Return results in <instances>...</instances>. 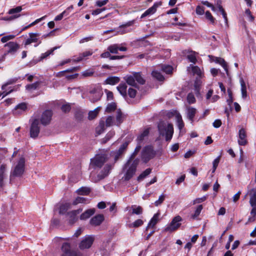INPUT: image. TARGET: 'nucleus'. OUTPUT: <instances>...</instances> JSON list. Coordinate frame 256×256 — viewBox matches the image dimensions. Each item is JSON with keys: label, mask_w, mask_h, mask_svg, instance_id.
<instances>
[{"label": "nucleus", "mask_w": 256, "mask_h": 256, "mask_svg": "<svg viewBox=\"0 0 256 256\" xmlns=\"http://www.w3.org/2000/svg\"><path fill=\"white\" fill-rule=\"evenodd\" d=\"M158 128L160 136H165L166 140L170 141L174 134V126L172 124H167L164 121H160Z\"/></svg>", "instance_id": "1"}, {"label": "nucleus", "mask_w": 256, "mask_h": 256, "mask_svg": "<svg viewBox=\"0 0 256 256\" xmlns=\"http://www.w3.org/2000/svg\"><path fill=\"white\" fill-rule=\"evenodd\" d=\"M126 82L130 86L138 88L137 83L140 84H144L146 80L142 76L140 72H134L132 74L126 75L124 78Z\"/></svg>", "instance_id": "2"}, {"label": "nucleus", "mask_w": 256, "mask_h": 256, "mask_svg": "<svg viewBox=\"0 0 256 256\" xmlns=\"http://www.w3.org/2000/svg\"><path fill=\"white\" fill-rule=\"evenodd\" d=\"M156 155V152L153 146L152 145H148L143 148L141 153V158L144 162L147 163L154 158Z\"/></svg>", "instance_id": "3"}, {"label": "nucleus", "mask_w": 256, "mask_h": 256, "mask_svg": "<svg viewBox=\"0 0 256 256\" xmlns=\"http://www.w3.org/2000/svg\"><path fill=\"white\" fill-rule=\"evenodd\" d=\"M25 167L24 158L22 157L20 158L18 164L15 166L14 170L11 172L10 176V180H12L14 177L21 176L24 172Z\"/></svg>", "instance_id": "4"}, {"label": "nucleus", "mask_w": 256, "mask_h": 256, "mask_svg": "<svg viewBox=\"0 0 256 256\" xmlns=\"http://www.w3.org/2000/svg\"><path fill=\"white\" fill-rule=\"evenodd\" d=\"M139 161L138 158H136L131 162L126 168L124 167L125 168L128 167L124 176L125 180H129L135 174Z\"/></svg>", "instance_id": "5"}, {"label": "nucleus", "mask_w": 256, "mask_h": 256, "mask_svg": "<svg viewBox=\"0 0 256 256\" xmlns=\"http://www.w3.org/2000/svg\"><path fill=\"white\" fill-rule=\"evenodd\" d=\"M95 240L94 235H86L84 236L78 244V248L81 250L90 248L93 244Z\"/></svg>", "instance_id": "6"}, {"label": "nucleus", "mask_w": 256, "mask_h": 256, "mask_svg": "<svg viewBox=\"0 0 256 256\" xmlns=\"http://www.w3.org/2000/svg\"><path fill=\"white\" fill-rule=\"evenodd\" d=\"M40 121L38 118H34L32 120L30 128V136L31 138H36L40 133Z\"/></svg>", "instance_id": "7"}, {"label": "nucleus", "mask_w": 256, "mask_h": 256, "mask_svg": "<svg viewBox=\"0 0 256 256\" xmlns=\"http://www.w3.org/2000/svg\"><path fill=\"white\" fill-rule=\"evenodd\" d=\"M114 123V118L112 116H108L104 122V120H100L99 122L98 128L100 130H97L98 134H100L105 130L106 126H110L113 125Z\"/></svg>", "instance_id": "8"}, {"label": "nucleus", "mask_w": 256, "mask_h": 256, "mask_svg": "<svg viewBox=\"0 0 256 256\" xmlns=\"http://www.w3.org/2000/svg\"><path fill=\"white\" fill-rule=\"evenodd\" d=\"M182 220V218L180 216H175L170 224L165 228V231L171 232L176 230L180 226V222Z\"/></svg>", "instance_id": "9"}, {"label": "nucleus", "mask_w": 256, "mask_h": 256, "mask_svg": "<svg viewBox=\"0 0 256 256\" xmlns=\"http://www.w3.org/2000/svg\"><path fill=\"white\" fill-rule=\"evenodd\" d=\"M106 160V156L105 154L96 156L94 158L91 159V164L94 166L100 168Z\"/></svg>", "instance_id": "10"}, {"label": "nucleus", "mask_w": 256, "mask_h": 256, "mask_svg": "<svg viewBox=\"0 0 256 256\" xmlns=\"http://www.w3.org/2000/svg\"><path fill=\"white\" fill-rule=\"evenodd\" d=\"M90 100L95 102L100 100L103 94L102 90L100 88H95L90 91Z\"/></svg>", "instance_id": "11"}, {"label": "nucleus", "mask_w": 256, "mask_h": 256, "mask_svg": "<svg viewBox=\"0 0 256 256\" xmlns=\"http://www.w3.org/2000/svg\"><path fill=\"white\" fill-rule=\"evenodd\" d=\"M62 250L63 252L62 256H80L76 252L71 250L70 246L68 242L63 244Z\"/></svg>", "instance_id": "12"}, {"label": "nucleus", "mask_w": 256, "mask_h": 256, "mask_svg": "<svg viewBox=\"0 0 256 256\" xmlns=\"http://www.w3.org/2000/svg\"><path fill=\"white\" fill-rule=\"evenodd\" d=\"M52 112L50 110H46L42 114L40 122L42 124L46 126L52 120Z\"/></svg>", "instance_id": "13"}, {"label": "nucleus", "mask_w": 256, "mask_h": 256, "mask_svg": "<svg viewBox=\"0 0 256 256\" xmlns=\"http://www.w3.org/2000/svg\"><path fill=\"white\" fill-rule=\"evenodd\" d=\"M82 211V209H78L76 210H74L70 212H69L67 213L68 216L69 217L68 222L70 224H72L75 223L78 218L77 217V214H79Z\"/></svg>", "instance_id": "14"}, {"label": "nucleus", "mask_w": 256, "mask_h": 256, "mask_svg": "<svg viewBox=\"0 0 256 256\" xmlns=\"http://www.w3.org/2000/svg\"><path fill=\"white\" fill-rule=\"evenodd\" d=\"M238 143L240 146H246L248 143L246 131L243 128L239 130Z\"/></svg>", "instance_id": "15"}, {"label": "nucleus", "mask_w": 256, "mask_h": 256, "mask_svg": "<svg viewBox=\"0 0 256 256\" xmlns=\"http://www.w3.org/2000/svg\"><path fill=\"white\" fill-rule=\"evenodd\" d=\"M108 50L112 54H118V50L120 51H126L127 48L125 46H121L118 44H114L110 45L108 48Z\"/></svg>", "instance_id": "16"}, {"label": "nucleus", "mask_w": 256, "mask_h": 256, "mask_svg": "<svg viewBox=\"0 0 256 256\" xmlns=\"http://www.w3.org/2000/svg\"><path fill=\"white\" fill-rule=\"evenodd\" d=\"M26 110L27 104L25 102H22L15 107L12 112L14 115H20L26 112Z\"/></svg>", "instance_id": "17"}, {"label": "nucleus", "mask_w": 256, "mask_h": 256, "mask_svg": "<svg viewBox=\"0 0 256 256\" xmlns=\"http://www.w3.org/2000/svg\"><path fill=\"white\" fill-rule=\"evenodd\" d=\"M4 47L8 48L7 53L14 54L19 49L20 46L16 42H10L4 45Z\"/></svg>", "instance_id": "18"}, {"label": "nucleus", "mask_w": 256, "mask_h": 256, "mask_svg": "<svg viewBox=\"0 0 256 256\" xmlns=\"http://www.w3.org/2000/svg\"><path fill=\"white\" fill-rule=\"evenodd\" d=\"M104 220V216L103 214H99L94 216L90 220V223L94 226H100Z\"/></svg>", "instance_id": "19"}, {"label": "nucleus", "mask_w": 256, "mask_h": 256, "mask_svg": "<svg viewBox=\"0 0 256 256\" xmlns=\"http://www.w3.org/2000/svg\"><path fill=\"white\" fill-rule=\"evenodd\" d=\"M112 168L111 165L106 164L103 170L98 174V180H102L107 176L112 170Z\"/></svg>", "instance_id": "20"}, {"label": "nucleus", "mask_w": 256, "mask_h": 256, "mask_svg": "<svg viewBox=\"0 0 256 256\" xmlns=\"http://www.w3.org/2000/svg\"><path fill=\"white\" fill-rule=\"evenodd\" d=\"M160 5V2L154 3L152 7L148 8L144 14H142L140 18H142L146 16L154 14L156 12L157 8Z\"/></svg>", "instance_id": "21"}, {"label": "nucleus", "mask_w": 256, "mask_h": 256, "mask_svg": "<svg viewBox=\"0 0 256 256\" xmlns=\"http://www.w3.org/2000/svg\"><path fill=\"white\" fill-rule=\"evenodd\" d=\"M150 128H146L137 137L136 140L138 143L142 144L143 141L146 138L150 133Z\"/></svg>", "instance_id": "22"}, {"label": "nucleus", "mask_w": 256, "mask_h": 256, "mask_svg": "<svg viewBox=\"0 0 256 256\" xmlns=\"http://www.w3.org/2000/svg\"><path fill=\"white\" fill-rule=\"evenodd\" d=\"M142 148V144H140L138 143V144L136 146V148L134 149V152L133 153L131 154L129 160H128L126 163L125 164V167L126 168L128 166H129L130 163L132 162V161H133L136 157V156L138 154V152H140Z\"/></svg>", "instance_id": "23"}, {"label": "nucleus", "mask_w": 256, "mask_h": 256, "mask_svg": "<svg viewBox=\"0 0 256 256\" xmlns=\"http://www.w3.org/2000/svg\"><path fill=\"white\" fill-rule=\"evenodd\" d=\"M30 38H28L25 42L24 44L26 46L29 45L32 42H37L38 39L37 37L39 36L38 34L36 33H30Z\"/></svg>", "instance_id": "24"}, {"label": "nucleus", "mask_w": 256, "mask_h": 256, "mask_svg": "<svg viewBox=\"0 0 256 256\" xmlns=\"http://www.w3.org/2000/svg\"><path fill=\"white\" fill-rule=\"evenodd\" d=\"M74 8L73 6L72 5L68 7L65 10H64L60 14L56 16L54 18V20L56 21H58L61 20L64 16H68L70 12Z\"/></svg>", "instance_id": "25"}, {"label": "nucleus", "mask_w": 256, "mask_h": 256, "mask_svg": "<svg viewBox=\"0 0 256 256\" xmlns=\"http://www.w3.org/2000/svg\"><path fill=\"white\" fill-rule=\"evenodd\" d=\"M95 212L94 208L88 209L83 212L80 216L81 220H86L90 216L93 215Z\"/></svg>", "instance_id": "26"}, {"label": "nucleus", "mask_w": 256, "mask_h": 256, "mask_svg": "<svg viewBox=\"0 0 256 256\" xmlns=\"http://www.w3.org/2000/svg\"><path fill=\"white\" fill-rule=\"evenodd\" d=\"M160 215V213L158 212H157L156 214H154V216H153V217L151 218L150 222H148L147 228H148V227L154 228L158 221ZM147 228H146V229Z\"/></svg>", "instance_id": "27"}, {"label": "nucleus", "mask_w": 256, "mask_h": 256, "mask_svg": "<svg viewBox=\"0 0 256 256\" xmlns=\"http://www.w3.org/2000/svg\"><path fill=\"white\" fill-rule=\"evenodd\" d=\"M120 81V78L118 76H109L105 80V83L108 84L114 85Z\"/></svg>", "instance_id": "28"}, {"label": "nucleus", "mask_w": 256, "mask_h": 256, "mask_svg": "<svg viewBox=\"0 0 256 256\" xmlns=\"http://www.w3.org/2000/svg\"><path fill=\"white\" fill-rule=\"evenodd\" d=\"M216 62L220 64L223 67L226 73V74L228 76H229L228 66L224 60L222 58H216Z\"/></svg>", "instance_id": "29"}, {"label": "nucleus", "mask_w": 256, "mask_h": 256, "mask_svg": "<svg viewBox=\"0 0 256 256\" xmlns=\"http://www.w3.org/2000/svg\"><path fill=\"white\" fill-rule=\"evenodd\" d=\"M126 88L127 86L124 83L120 84L118 86H117L118 91L124 98H126L127 96Z\"/></svg>", "instance_id": "30"}, {"label": "nucleus", "mask_w": 256, "mask_h": 256, "mask_svg": "<svg viewBox=\"0 0 256 256\" xmlns=\"http://www.w3.org/2000/svg\"><path fill=\"white\" fill-rule=\"evenodd\" d=\"M124 120V116L120 109L116 110V125L119 126Z\"/></svg>", "instance_id": "31"}, {"label": "nucleus", "mask_w": 256, "mask_h": 256, "mask_svg": "<svg viewBox=\"0 0 256 256\" xmlns=\"http://www.w3.org/2000/svg\"><path fill=\"white\" fill-rule=\"evenodd\" d=\"M188 118L192 122L194 121V118L196 112V110L192 107L188 108Z\"/></svg>", "instance_id": "32"}, {"label": "nucleus", "mask_w": 256, "mask_h": 256, "mask_svg": "<svg viewBox=\"0 0 256 256\" xmlns=\"http://www.w3.org/2000/svg\"><path fill=\"white\" fill-rule=\"evenodd\" d=\"M241 85L242 96L245 99L247 97V91L246 84L242 78L240 80Z\"/></svg>", "instance_id": "33"}, {"label": "nucleus", "mask_w": 256, "mask_h": 256, "mask_svg": "<svg viewBox=\"0 0 256 256\" xmlns=\"http://www.w3.org/2000/svg\"><path fill=\"white\" fill-rule=\"evenodd\" d=\"M192 68V72L193 74H196L200 78L202 77V74L201 72L200 68L198 66H194L192 64H190V66L188 68Z\"/></svg>", "instance_id": "34"}, {"label": "nucleus", "mask_w": 256, "mask_h": 256, "mask_svg": "<svg viewBox=\"0 0 256 256\" xmlns=\"http://www.w3.org/2000/svg\"><path fill=\"white\" fill-rule=\"evenodd\" d=\"M70 203H66L64 204H62L60 206L59 208V214H65L67 210L70 208Z\"/></svg>", "instance_id": "35"}, {"label": "nucleus", "mask_w": 256, "mask_h": 256, "mask_svg": "<svg viewBox=\"0 0 256 256\" xmlns=\"http://www.w3.org/2000/svg\"><path fill=\"white\" fill-rule=\"evenodd\" d=\"M92 54V52L90 50L83 52L82 53L80 54L78 57L75 60V61L79 62L82 60L84 58L91 56Z\"/></svg>", "instance_id": "36"}, {"label": "nucleus", "mask_w": 256, "mask_h": 256, "mask_svg": "<svg viewBox=\"0 0 256 256\" xmlns=\"http://www.w3.org/2000/svg\"><path fill=\"white\" fill-rule=\"evenodd\" d=\"M152 172V168H148L144 171L138 177V180L140 181L144 178L146 176L149 175Z\"/></svg>", "instance_id": "37"}, {"label": "nucleus", "mask_w": 256, "mask_h": 256, "mask_svg": "<svg viewBox=\"0 0 256 256\" xmlns=\"http://www.w3.org/2000/svg\"><path fill=\"white\" fill-rule=\"evenodd\" d=\"M6 170V166L4 164H2L0 167V186L3 185V180L4 176V172Z\"/></svg>", "instance_id": "38"}, {"label": "nucleus", "mask_w": 256, "mask_h": 256, "mask_svg": "<svg viewBox=\"0 0 256 256\" xmlns=\"http://www.w3.org/2000/svg\"><path fill=\"white\" fill-rule=\"evenodd\" d=\"M77 192L80 195H88L90 192V188L88 187H82L80 188Z\"/></svg>", "instance_id": "39"}, {"label": "nucleus", "mask_w": 256, "mask_h": 256, "mask_svg": "<svg viewBox=\"0 0 256 256\" xmlns=\"http://www.w3.org/2000/svg\"><path fill=\"white\" fill-rule=\"evenodd\" d=\"M152 75L159 81H163L164 79L162 74L158 70H153L152 72Z\"/></svg>", "instance_id": "40"}, {"label": "nucleus", "mask_w": 256, "mask_h": 256, "mask_svg": "<svg viewBox=\"0 0 256 256\" xmlns=\"http://www.w3.org/2000/svg\"><path fill=\"white\" fill-rule=\"evenodd\" d=\"M88 202V198L84 197L78 196L72 202V204L76 205L80 203L86 204Z\"/></svg>", "instance_id": "41"}, {"label": "nucleus", "mask_w": 256, "mask_h": 256, "mask_svg": "<svg viewBox=\"0 0 256 256\" xmlns=\"http://www.w3.org/2000/svg\"><path fill=\"white\" fill-rule=\"evenodd\" d=\"M60 47L59 46H55L53 48H52V49L48 50L45 53H44L42 54L41 56H40V60H42L44 58H47L48 56H49L50 54H52L53 52L56 49H58V48H59Z\"/></svg>", "instance_id": "42"}, {"label": "nucleus", "mask_w": 256, "mask_h": 256, "mask_svg": "<svg viewBox=\"0 0 256 256\" xmlns=\"http://www.w3.org/2000/svg\"><path fill=\"white\" fill-rule=\"evenodd\" d=\"M132 214H140L143 212V209L140 206H136L135 205L132 206Z\"/></svg>", "instance_id": "43"}, {"label": "nucleus", "mask_w": 256, "mask_h": 256, "mask_svg": "<svg viewBox=\"0 0 256 256\" xmlns=\"http://www.w3.org/2000/svg\"><path fill=\"white\" fill-rule=\"evenodd\" d=\"M116 108V104L115 102L108 104L106 108V112L110 113L114 112Z\"/></svg>", "instance_id": "44"}, {"label": "nucleus", "mask_w": 256, "mask_h": 256, "mask_svg": "<svg viewBox=\"0 0 256 256\" xmlns=\"http://www.w3.org/2000/svg\"><path fill=\"white\" fill-rule=\"evenodd\" d=\"M98 112H99L98 108H96L94 110L90 111L88 112V120H92L94 119L97 116Z\"/></svg>", "instance_id": "45"}, {"label": "nucleus", "mask_w": 256, "mask_h": 256, "mask_svg": "<svg viewBox=\"0 0 256 256\" xmlns=\"http://www.w3.org/2000/svg\"><path fill=\"white\" fill-rule=\"evenodd\" d=\"M176 122L178 129L181 130L184 127V122L182 120V118L180 115L176 116Z\"/></svg>", "instance_id": "46"}, {"label": "nucleus", "mask_w": 256, "mask_h": 256, "mask_svg": "<svg viewBox=\"0 0 256 256\" xmlns=\"http://www.w3.org/2000/svg\"><path fill=\"white\" fill-rule=\"evenodd\" d=\"M187 58L190 62L194 64H196L197 62V60L196 56V52H192L187 56Z\"/></svg>", "instance_id": "47"}, {"label": "nucleus", "mask_w": 256, "mask_h": 256, "mask_svg": "<svg viewBox=\"0 0 256 256\" xmlns=\"http://www.w3.org/2000/svg\"><path fill=\"white\" fill-rule=\"evenodd\" d=\"M114 132H108L106 136L102 140V144H106L108 141L114 135Z\"/></svg>", "instance_id": "48"}, {"label": "nucleus", "mask_w": 256, "mask_h": 256, "mask_svg": "<svg viewBox=\"0 0 256 256\" xmlns=\"http://www.w3.org/2000/svg\"><path fill=\"white\" fill-rule=\"evenodd\" d=\"M162 70L166 72L167 74H170L172 72L173 68L172 66L167 65V66H162Z\"/></svg>", "instance_id": "49"}, {"label": "nucleus", "mask_w": 256, "mask_h": 256, "mask_svg": "<svg viewBox=\"0 0 256 256\" xmlns=\"http://www.w3.org/2000/svg\"><path fill=\"white\" fill-rule=\"evenodd\" d=\"M128 145V142H124V144H122L119 149L118 150V152H119V153H122V154H124Z\"/></svg>", "instance_id": "50"}, {"label": "nucleus", "mask_w": 256, "mask_h": 256, "mask_svg": "<svg viewBox=\"0 0 256 256\" xmlns=\"http://www.w3.org/2000/svg\"><path fill=\"white\" fill-rule=\"evenodd\" d=\"M144 222L142 220L138 219L135 220L132 224L130 226L133 228H138L142 226Z\"/></svg>", "instance_id": "51"}, {"label": "nucleus", "mask_w": 256, "mask_h": 256, "mask_svg": "<svg viewBox=\"0 0 256 256\" xmlns=\"http://www.w3.org/2000/svg\"><path fill=\"white\" fill-rule=\"evenodd\" d=\"M202 209V204L199 205L195 210L194 214L192 216V218H197L200 215Z\"/></svg>", "instance_id": "52"}, {"label": "nucleus", "mask_w": 256, "mask_h": 256, "mask_svg": "<svg viewBox=\"0 0 256 256\" xmlns=\"http://www.w3.org/2000/svg\"><path fill=\"white\" fill-rule=\"evenodd\" d=\"M220 156L216 158L213 162H212V173H214L215 172V170L220 162Z\"/></svg>", "instance_id": "53"}, {"label": "nucleus", "mask_w": 256, "mask_h": 256, "mask_svg": "<svg viewBox=\"0 0 256 256\" xmlns=\"http://www.w3.org/2000/svg\"><path fill=\"white\" fill-rule=\"evenodd\" d=\"M123 154L119 153V152L116 151L112 153V156L114 157V162H116L120 158Z\"/></svg>", "instance_id": "54"}, {"label": "nucleus", "mask_w": 256, "mask_h": 256, "mask_svg": "<svg viewBox=\"0 0 256 256\" xmlns=\"http://www.w3.org/2000/svg\"><path fill=\"white\" fill-rule=\"evenodd\" d=\"M46 17V16H44L42 17L41 18H38V19H37L34 22H32V23H31L28 26H26L25 27H24L22 29V30H26V29L34 25L35 24H37L38 22H40V21H41L42 20H44L45 18Z\"/></svg>", "instance_id": "55"}, {"label": "nucleus", "mask_w": 256, "mask_h": 256, "mask_svg": "<svg viewBox=\"0 0 256 256\" xmlns=\"http://www.w3.org/2000/svg\"><path fill=\"white\" fill-rule=\"evenodd\" d=\"M165 199V196L164 194H162L160 196L158 200H156L154 202V205L156 206H158L160 205L164 201Z\"/></svg>", "instance_id": "56"}, {"label": "nucleus", "mask_w": 256, "mask_h": 256, "mask_svg": "<svg viewBox=\"0 0 256 256\" xmlns=\"http://www.w3.org/2000/svg\"><path fill=\"white\" fill-rule=\"evenodd\" d=\"M22 10V6H18L16 8H13L9 10L8 13L10 14H12L15 13H18Z\"/></svg>", "instance_id": "57"}, {"label": "nucleus", "mask_w": 256, "mask_h": 256, "mask_svg": "<svg viewBox=\"0 0 256 256\" xmlns=\"http://www.w3.org/2000/svg\"><path fill=\"white\" fill-rule=\"evenodd\" d=\"M218 8L219 10L221 12V13L223 16V18H224V19L225 20L226 23L227 24L228 23V18H227V16H226V12L224 11V10L222 6L221 5H220V4L218 5Z\"/></svg>", "instance_id": "58"}, {"label": "nucleus", "mask_w": 256, "mask_h": 256, "mask_svg": "<svg viewBox=\"0 0 256 256\" xmlns=\"http://www.w3.org/2000/svg\"><path fill=\"white\" fill-rule=\"evenodd\" d=\"M136 92H137L136 90L133 88H130L128 90V95L131 98H135Z\"/></svg>", "instance_id": "59"}, {"label": "nucleus", "mask_w": 256, "mask_h": 256, "mask_svg": "<svg viewBox=\"0 0 256 256\" xmlns=\"http://www.w3.org/2000/svg\"><path fill=\"white\" fill-rule=\"evenodd\" d=\"M187 100L189 104H194L196 102V98L192 94H188L187 96Z\"/></svg>", "instance_id": "60"}, {"label": "nucleus", "mask_w": 256, "mask_h": 256, "mask_svg": "<svg viewBox=\"0 0 256 256\" xmlns=\"http://www.w3.org/2000/svg\"><path fill=\"white\" fill-rule=\"evenodd\" d=\"M71 106L69 104H63L61 107L62 110L64 113L69 112Z\"/></svg>", "instance_id": "61"}, {"label": "nucleus", "mask_w": 256, "mask_h": 256, "mask_svg": "<svg viewBox=\"0 0 256 256\" xmlns=\"http://www.w3.org/2000/svg\"><path fill=\"white\" fill-rule=\"evenodd\" d=\"M204 12V8L202 6H198L196 8V12L199 15H202Z\"/></svg>", "instance_id": "62"}, {"label": "nucleus", "mask_w": 256, "mask_h": 256, "mask_svg": "<svg viewBox=\"0 0 256 256\" xmlns=\"http://www.w3.org/2000/svg\"><path fill=\"white\" fill-rule=\"evenodd\" d=\"M14 37H15V36L14 35H12V34L3 36L1 38V42L3 43H4L9 40L13 39Z\"/></svg>", "instance_id": "63"}, {"label": "nucleus", "mask_w": 256, "mask_h": 256, "mask_svg": "<svg viewBox=\"0 0 256 256\" xmlns=\"http://www.w3.org/2000/svg\"><path fill=\"white\" fill-rule=\"evenodd\" d=\"M206 18L208 20H209L210 21V22L212 23V24H214V18L212 16V15L211 13L209 12V11H206Z\"/></svg>", "instance_id": "64"}]
</instances>
